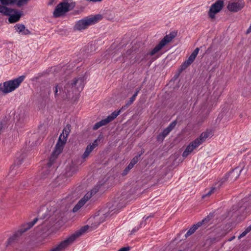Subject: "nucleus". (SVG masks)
Segmentation results:
<instances>
[{
	"mask_svg": "<svg viewBox=\"0 0 251 251\" xmlns=\"http://www.w3.org/2000/svg\"><path fill=\"white\" fill-rule=\"evenodd\" d=\"M101 14L90 15L78 21L74 26L75 31H80L86 29L89 26L94 25L102 19Z\"/></svg>",
	"mask_w": 251,
	"mask_h": 251,
	"instance_id": "nucleus-1",
	"label": "nucleus"
},
{
	"mask_svg": "<svg viewBox=\"0 0 251 251\" xmlns=\"http://www.w3.org/2000/svg\"><path fill=\"white\" fill-rule=\"evenodd\" d=\"M102 0H91V1L92 2H98V1H101Z\"/></svg>",
	"mask_w": 251,
	"mask_h": 251,
	"instance_id": "nucleus-57",
	"label": "nucleus"
},
{
	"mask_svg": "<svg viewBox=\"0 0 251 251\" xmlns=\"http://www.w3.org/2000/svg\"><path fill=\"white\" fill-rule=\"evenodd\" d=\"M139 92V90H136V91L135 92V93L133 94V95L129 99V100H130L132 101H134L135 100V98L136 97V96H137V94L138 93V92Z\"/></svg>",
	"mask_w": 251,
	"mask_h": 251,
	"instance_id": "nucleus-37",
	"label": "nucleus"
},
{
	"mask_svg": "<svg viewBox=\"0 0 251 251\" xmlns=\"http://www.w3.org/2000/svg\"><path fill=\"white\" fill-rule=\"evenodd\" d=\"M247 234V233L244 230L239 236H238V238L239 239H240L243 237H244L246 234Z\"/></svg>",
	"mask_w": 251,
	"mask_h": 251,
	"instance_id": "nucleus-46",
	"label": "nucleus"
},
{
	"mask_svg": "<svg viewBox=\"0 0 251 251\" xmlns=\"http://www.w3.org/2000/svg\"><path fill=\"white\" fill-rule=\"evenodd\" d=\"M22 33L24 35H28L30 33V32L28 29H25V28Z\"/></svg>",
	"mask_w": 251,
	"mask_h": 251,
	"instance_id": "nucleus-44",
	"label": "nucleus"
},
{
	"mask_svg": "<svg viewBox=\"0 0 251 251\" xmlns=\"http://www.w3.org/2000/svg\"><path fill=\"white\" fill-rule=\"evenodd\" d=\"M199 51V48H197L195 49V50L193 51V52L191 53L192 55H193L195 57H196L197 54H198Z\"/></svg>",
	"mask_w": 251,
	"mask_h": 251,
	"instance_id": "nucleus-43",
	"label": "nucleus"
},
{
	"mask_svg": "<svg viewBox=\"0 0 251 251\" xmlns=\"http://www.w3.org/2000/svg\"><path fill=\"white\" fill-rule=\"evenodd\" d=\"M248 228H249V230H251V225H250L249 226L247 227Z\"/></svg>",
	"mask_w": 251,
	"mask_h": 251,
	"instance_id": "nucleus-59",
	"label": "nucleus"
},
{
	"mask_svg": "<svg viewBox=\"0 0 251 251\" xmlns=\"http://www.w3.org/2000/svg\"><path fill=\"white\" fill-rule=\"evenodd\" d=\"M94 149H93V148L91 147V146L88 145L85 149L84 153L82 155V159H85V158L88 157L90 153Z\"/></svg>",
	"mask_w": 251,
	"mask_h": 251,
	"instance_id": "nucleus-23",
	"label": "nucleus"
},
{
	"mask_svg": "<svg viewBox=\"0 0 251 251\" xmlns=\"http://www.w3.org/2000/svg\"><path fill=\"white\" fill-rule=\"evenodd\" d=\"M139 189V191H140V187H139L137 190H138Z\"/></svg>",
	"mask_w": 251,
	"mask_h": 251,
	"instance_id": "nucleus-62",
	"label": "nucleus"
},
{
	"mask_svg": "<svg viewBox=\"0 0 251 251\" xmlns=\"http://www.w3.org/2000/svg\"><path fill=\"white\" fill-rule=\"evenodd\" d=\"M98 140L96 139L92 144H90L89 145L90 146H91V147L93 148V149H94L98 145Z\"/></svg>",
	"mask_w": 251,
	"mask_h": 251,
	"instance_id": "nucleus-38",
	"label": "nucleus"
},
{
	"mask_svg": "<svg viewBox=\"0 0 251 251\" xmlns=\"http://www.w3.org/2000/svg\"><path fill=\"white\" fill-rule=\"evenodd\" d=\"M17 160H18V162H17V165H18L21 164L22 163V162H23V158H22L21 159L17 158Z\"/></svg>",
	"mask_w": 251,
	"mask_h": 251,
	"instance_id": "nucleus-50",
	"label": "nucleus"
},
{
	"mask_svg": "<svg viewBox=\"0 0 251 251\" xmlns=\"http://www.w3.org/2000/svg\"><path fill=\"white\" fill-rule=\"evenodd\" d=\"M242 170L243 169H240L239 167L233 169L231 172H230L226 176V178H225L223 181L217 183V184H218V187H219V186L221 185L226 178H229L231 181H235L236 180Z\"/></svg>",
	"mask_w": 251,
	"mask_h": 251,
	"instance_id": "nucleus-11",
	"label": "nucleus"
},
{
	"mask_svg": "<svg viewBox=\"0 0 251 251\" xmlns=\"http://www.w3.org/2000/svg\"><path fill=\"white\" fill-rule=\"evenodd\" d=\"M141 154H139L138 155L135 156L134 157L132 158V159L130 161V163L132 165H135L139 161V158L140 157Z\"/></svg>",
	"mask_w": 251,
	"mask_h": 251,
	"instance_id": "nucleus-31",
	"label": "nucleus"
},
{
	"mask_svg": "<svg viewBox=\"0 0 251 251\" xmlns=\"http://www.w3.org/2000/svg\"><path fill=\"white\" fill-rule=\"evenodd\" d=\"M134 166V165H132L131 163H129L128 166H127L128 168H129V169H131L133 168V167Z\"/></svg>",
	"mask_w": 251,
	"mask_h": 251,
	"instance_id": "nucleus-51",
	"label": "nucleus"
},
{
	"mask_svg": "<svg viewBox=\"0 0 251 251\" xmlns=\"http://www.w3.org/2000/svg\"><path fill=\"white\" fill-rule=\"evenodd\" d=\"M13 11L14 9L0 5V13L4 15H10Z\"/></svg>",
	"mask_w": 251,
	"mask_h": 251,
	"instance_id": "nucleus-21",
	"label": "nucleus"
},
{
	"mask_svg": "<svg viewBox=\"0 0 251 251\" xmlns=\"http://www.w3.org/2000/svg\"><path fill=\"white\" fill-rule=\"evenodd\" d=\"M85 78L84 76H80L77 78H75L72 82H68L67 84L68 89L70 88H75L78 92L82 90L84 86Z\"/></svg>",
	"mask_w": 251,
	"mask_h": 251,
	"instance_id": "nucleus-5",
	"label": "nucleus"
},
{
	"mask_svg": "<svg viewBox=\"0 0 251 251\" xmlns=\"http://www.w3.org/2000/svg\"><path fill=\"white\" fill-rule=\"evenodd\" d=\"M244 6V2L242 0L237 2L228 3L227 6V9L232 12H237L241 10Z\"/></svg>",
	"mask_w": 251,
	"mask_h": 251,
	"instance_id": "nucleus-13",
	"label": "nucleus"
},
{
	"mask_svg": "<svg viewBox=\"0 0 251 251\" xmlns=\"http://www.w3.org/2000/svg\"><path fill=\"white\" fill-rule=\"evenodd\" d=\"M7 121L3 120L0 124V133L2 131L5 127H7Z\"/></svg>",
	"mask_w": 251,
	"mask_h": 251,
	"instance_id": "nucleus-30",
	"label": "nucleus"
},
{
	"mask_svg": "<svg viewBox=\"0 0 251 251\" xmlns=\"http://www.w3.org/2000/svg\"><path fill=\"white\" fill-rule=\"evenodd\" d=\"M120 114V111H114L110 115L108 116L107 117L109 120L111 122L114 119H115Z\"/></svg>",
	"mask_w": 251,
	"mask_h": 251,
	"instance_id": "nucleus-26",
	"label": "nucleus"
},
{
	"mask_svg": "<svg viewBox=\"0 0 251 251\" xmlns=\"http://www.w3.org/2000/svg\"><path fill=\"white\" fill-rule=\"evenodd\" d=\"M131 170L129 169V168H128L127 167H126L123 171V172L121 174V175L123 176H126V175H127L128 173L129 172V171H130Z\"/></svg>",
	"mask_w": 251,
	"mask_h": 251,
	"instance_id": "nucleus-34",
	"label": "nucleus"
},
{
	"mask_svg": "<svg viewBox=\"0 0 251 251\" xmlns=\"http://www.w3.org/2000/svg\"><path fill=\"white\" fill-rule=\"evenodd\" d=\"M200 146L195 140L191 142L186 148L184 151L183 152L182 156L186 157L188 155L191 153L195 149Z\"/></svg>",
	"mask_w": 251,
	"mask_h": 251,
	"instance_id": "nucleus-16",
	"label": "nucleus"
},
{
	"mask_svg": "<svg viewBox=\"0 0 251 251\" xmlns=\"http://www.w3.org/2000/svg\"><path fill=\"white\" fill-rule=\"evenodd\" d=\"M140 228V226H138L137 227L134 228L131 231V234H133L134 232L138 230Z\"/></svg>",
	"mask_w": 251,
	"mask_h": 251,
	"instance_id": "nucleus-47",
	"label": "nucleus"
},
{
	"mask_svg": "<svg viewBox=\"0 0 251 251\" xmlns=\"http://www.w3.org/2000/svg\"><path fill=\"white\" fill-rule=\"evenodd\" d=\"M61 146H59V143L56 144L55 149L52 152L47 165V167L49 169L51 167L58 155L62 152L63 148Z\"/></svg>",
	"mask_w": 251,
	"mask_h": 251,
	"instance_id": "nucleus-8",
	"label": "nucleus"
},
{
	"mask_svg": "<svg viewBox=\"0 0 251 251\" xmlns=\"http://www.w3.org/2000/svg\"><path fill=\"white\" fill-rule=\"evenodd\" d=\"M210 218L209 217L203 219L201 221L198 222L197 224L194 225L186 233L185 236V237H188V236L192 235L194 233L195 231L198 228V227H200L203 224H204L205 222L208 221Z\"/></svg>",
	"mask_w": 251,
	"mask_h": 251,
	"instance_id": "nucleus-15",
	"label": "nucleus"
},
{
	"mask_svg": "<svg viewBox=\"0 0 251 251\" xmlns=\"http://www.w3.org/2000/svg\"><path fill=\"white\" fill-rule=\"evenodd\" d=\"M148 218H149V217H144L143 218H144V219L145 218V220H146Z\"/></svg>",
	"mask_w": 251,
	"mask_h": 251,
	"instance_id": "nucleus-60",
	"label": "nucleus"
},
{
	"mask_svg": "<svg viewBox=\"0 0 251 251\" xmlns=\"http://www.w3.org/2000/svg\"><path fill=\"white\" fill-rule=\"evenodd\" d=\"M120 206L121 207V206ZM124 206H125V203L123 205L121 206V207H123Z\"/></svg>",
	"mask_w": 251,
	"mask_h": 251,
	"instance_id": "nucleus-61",
	"label": "nucleus"
},
{
	"mask_svg": "<svg viewBox=\"0 0 251 251\" xmlns=\"http://www.w3.org/2000/svg\"><path fill=\"white\" fill-rule=\"evenodd\" d=\"M84 204V201L80 200L73 208V212L74 213L77 212Z\"/></svg>",
	"mask_w": 251,
	"mask_h": 251,
	"instance_id": "nucleus-25",
	"label": "nucleus"
},
{
	"mask_svg": "<svg viewBox=\"0 0 251 251\" xmlns=\"http://www.w3.org/2000/svg\"><path fill=\"white\" fill-rule=\"evenodd\" d=\"M13 251H23L21 249H16Z\"/></svg>",
	"mask_w": 251,
	"mask_h": 251,
	"instance_id": "nucleus-58",
	"label": "nucleus"
},
{
	"mask_svg": "<svg viewBox=\"0 0 251 251\" xmlns=\"http://www.w3.org/2000/svg\"><path fill=\"white\" fill-rule=\"evenodd\" d=\"M25 77V76L22 75L13 80L0 83V90L4 94H8L14 91L24 81Z\"/></svg>",
	"mask_w": 251,
	"mask_h": 251,
	"instance_id": "nucleus-2",
	"label": "nucleus"
},
{
	"mask_svg": "<svg viewBox=\"0 0 251 251\" xmlns=\"http://www.w3.org/2000/svg\"><path fill=\"white\" fill-rule=\"evenodd\" d=\"M45 224H47V222H45V223H44V225H45Z\"/></svg>",
	"mask_w": 251,
	"mask_h": 251,
	"instance_id": "nucleus-63",
	"label": "nucleus"
},
{
	"mask_svg": "<svg viewBox=\"0 0 251 251\" xmlns=\"http://www.w3.org/2000/svg\"><path fill=\"white\" fill-rule=\"evenodd\" d=\"M52 0V1H53L54 0Z\"/></svg>",
	"mask_w": 251,
	"mask_h": 251,
	"instance_id": "nucleus-64",
	"label": "nucleus"
},
{
	"mask_svg": "<svg viewBox=\"0 0 251 251\" xmlns=\"http://www.w3.org/2000/svg\"><path fill=\"white\" fill-rule=\"evenodd\" d=\"M71 244L69 243L68 240L66 239L65 240L62 241L57 247L52 249L50 251H61L64 250Z\"/></svg>",
	"mask_w": 251,
	"mask_h": 251,
	"instance_id": "nucleus-19",
	"label": "nucleus"
},
{
	"mask_svg": "<svg viewBox=\"0 0 251 251\" xmlns=\"http://www.w3.org/2000/svg\"><path fill=\"white\" fill-rule=\"evenodd\" d=\"M44 211V209H42L41 210H40L39 213H38V217H39L40 219H45L47 218V217L48 216L46 214V213H47V210H46V212L45 213H43V215H41L40 216V214L41 213V212H43Z\"/></svg>",
	"mask_w": 251,
	"mask_h": 251,
	"instance_id": "nucleus-35",
	"label": "nucleus"
},
{
	"mask_svg": "<svg viewBox=\"0 0 251 251\" xmlns=\"http://www.w3.org/2000/svg\"><path fill=\"white\" fill-rule=\"evenodd\" d=\"M70 4L67 2H61L56 7L53 14L55 18H58L69 10Z\"/></svg>",
	"mask_w": 251,
	"mask_h": 251,
	"instance_id": "nucleus-7",
	"label": "nucleus"
},
{
	"mask_svg": "<svg viewBox=\"0 0 251 251\" xmlns=\"http://www.w3.org/2000/svg\"><path fill=\"white\" fill-rule=\"evenodd\" d=\"M176 34L174 32H171L169 34L166 35L150 52L146 55L147 57H148L149 56L151 57L158 52L166 45L170 43L176 37Z\"/></svg>",
	"mask_w": 251,
	"mask_h": 251,
	"instance_id": "nucleus-4",
	"label": "nucleus"
},
{
	"mask_svg": "<svg viewBox=\"0 0 251 251\" xmlns=\"http://www.w3.org/2000/svg\"><path fill=\"white\" fill-rule=\"evenodd\" d=\"M38 220L39 218H36L33 220V221L23 225L22 227L19 230L8 239L6 246L11 245L16 243L18 240L19 237L23 233L31 228L36 223Z\"/></svg>",
	"mask_w": 251,
	"mask_h": 251,
	"instance_id": "nucleus-3",
	"label": "nucleus"
},
{
	"mask_svg": "<svg viewBox=\"0 0 251 251\" xmlns=\"http://www.w3.org/2000/svg\"><path fill=\"white\" fill-rule=\"evenodd\" d=\"M224 5L223 0H219L213 3L210 7L208 14L209 17L213 19L216 13H218L222 9Z\"/></svg>",
	"mask_w": 251,
	"mask_h": 251,
	"instance_id": "nucleus-9",
	"label": "nucleus"
},
{
	"mask_svg": "<svg viewBox=\"0 0 251 251\" xmlns=\"http://www.w3.org/2000/svg\"><path fill=\"white\" fill-rule=\"evenodd\" d=\"M69 91L70 90L68 89L67 84L64 86L63 89L62 86H60L59 84H56L54 87V96L55 98H57L61 94L63 99H70L71 95L69 93Z\"/></svg>",
	"mask_w": 251,
	"mask_h": 251,
	"instance_id": "nucleus-6",
	"label": "nucleus"
},
{
	"mask_svg": "<svg viewBox=\"0 0 251 251\" xmlns=\"http://www.w3.org/2000/svg\"><path fill=\"white\" fill-rule=\"evenodd\" d=\"M17 0H0L1 5L6 6V5H11L15 4Z\"/></svg>",
	"mask_w": 251,
	"mask_h": 251,
	"instance_id": "nucleus-24",
	"label": "nucleus"
},
{
	"mask_svg": "<svg viewBox=\"0 0 251 251\" xmlns=\"http://www.w3.org/2000/svg\"><path fill=\"white\" fill-rule=\"evenodd\" d=\"M133 102L132 101L130 100H128L126 104L128 107L129 105H130Z\"/></svg>",
	"mask_w": 251,
	"mask_h": 251,
	"instance_id": "nucleus-49",
	"label": "nucleus"
},
{
	"mask_svg": "<svg viewBox=\"0 0 251 251\" xmlns=\"http://www.w3.org/2000/svg\"><path fill=\"white\" fill-rule=\"evenodd\" d=\"M50 171H49L48 169L46 170V173H44V172H43L42 174V177L43 178H46L48 176L50 175Z\"/></svg>",
	"mask_w": 251,
	"mask_h": 251,
	"instance_id": "nucleus-40",
	"label": "nucleus"
},
{
	"mask_svg": "<svg viewBox=\"0 0 251 251\" xmlns=\"http://www.w3.org/2000/svg\"><path fill=\"white\" fill-rule=\"evenodd\" d=\"M100 186V185H97L91 190L90 192L92 196L96 194L99 191Z\"/></svg>",
	"mask_w": 251,
	"mask_h": 251,
	"instance_id": "nucleus-29",
	"label": "nucleus"
},
{
	"mask_svg": "<svg viewBox=\"0 0 251 251\" xmlns=\"http://www.w3.org/2000/svg\"><path fill=\"white\" fill-rule=\"evenodd\" d=\"M127 107L128 106L125 104V105L123 106L119 111H120V113H121L122 112L126 110Z\"/></svg>",
	"mask_w": 251,
	"mask_h": 251,
	"instance_id": "nucleus-45",
	"label": "nucleus"
},
{
	"mask_svg": "<svg viewBox=\"0 0 251 251\" xmlns=\"http://www.w3.org/2000/svg\"><path fill=\"white\" fill-rule=\"evenodd\" d=\"M77 170V166L75 164L72 162L66 167L65 174L67 176H71L75 173Z\"/></svg>",
	"mask_w": 251,
	"mask_h": 251,
	"instance_id": "nucleus-17",
	"label": "nucleus"
},
{
	"mask_svg": "<svg viewBox=\"0 0 251 251\" xmlns=\"http://www.w3.org/2000/svg\"><path fill=\"white\" fill-rule=\"evenodd\" d=\"M245 231L247 233H249L251 230H249V228H248V227H247V228L245 229Z\"/></svg>",
	"mask_w": 251,
	"mask_h": 251,
	"instance_id": "nucleus-56",
	"label": "nucleus"
},
{
	"mask_svg": "<svg viewBox=\"0 0 251 251\" xmlns=\"http://www.w3.org/2000/svg\"><path fill=\"white\" fill-rule=\"evenodd\" d=\"M196 57H195L192 54L190 55L188 59L185 61L183 64L182 65L181 67L182 69H184L187 68L188 66H189L195 59Z\"/></svg>",
	"mask_w": 251,
	"mask_h": 251,
	"instance_id": "nucleus-22",
	"label": "nucleus"
},
{
	"mask_svg": "<svg viewBox=\"0 0 251 251\" xmlns=\"http://www.w3.org/2000/svg\"><path fill=\"white\" fill-rule=\"evenodd\" d=\"M92 197V194L90 193V192H89L87 193H86V195L84 196V197L80 200L84 201L85 203L87 201H88Z\"/></svg>",
	"mask_w": 251,
	"mask_h": 251,
	"instance_id": "nucleus-32",
	"label": "nucleus"
},
{
	"mask_svg": "<svg viewBox=\"0 0 251 251\" xmlns=\"http://www.w3.org/2000/svg\"><path fill=\"white\" fill-rule=\"evenodd\" d=\"M133 102L132 101L130 100H128L126 104L128 107L129 105H130Z\"/></svg>",
	"mask_w": 251,
	"mask_h": 251,
	"instance_id": "nucleus-48",
	"label": "nucleus"
},
{
	"mask_svg": "<svg viewBox=\"0 0 251 251\" xmlns=\"http://www.w3.org/2000/svg\"><path fill=\"white\" fill-rule=\"evenodd\" d=\"M199 51V48H197L195 49V50L193 51V52L191 53L192 55H193L195 57H196L197 54H198Z\"/></svg>",
	"mask_w": 251,
	"mask_h": 251,
	"instance_id": "nucleus-42",
	"label": "nucleus"
},
{
	"mask_svg": "<svg viewBox=\"0 0 251 251\" xmlns=\"http://www.w3.org/2000/svg\"><path fill=\"white\" fill-rule=\"evenodd\" d=\"M100 122V123L101 124V125L102 126L106 125V124H107L108 123H109L111 121L109 120L108 118L107 117L106 118H105L104 119H103V120H101Z\"/></svg>",
	"mask_w": 251,
	"mask_h": 251,
	"instance_id": "nucleus-33",
	"label": "nucleus"
},
{
	"mask_svg": "<svg viewBox=\"0 0 251 251\" xmlns=\"http://www.w3.org/2000/svg\"><path fill=\"white\" fill-rule=\"evenodd\" d=\"M176 125V121L172 122L163 131L157 136V140L158 141H163L164 139L169 134V133L175 128Z\"/></svg>",
	"mask_w": 251,
	"mask_h": 251,
	"instance_id": "nucleus-12",
	"label": "nucleus"
},
{
	"mask_svg": "<svg viewBox=\"0 0 251 251\" xmlns=\"http://www.w3.org/2000/svg\"><path fill=\"white\" fill-rule=\"evenodd\" d=\"M71 131V125L67 124L66 126L63 128L62 133L60 135L58 141L56 144H59V146L64 148V146L65 144L68 135Z\"/></svg>",
	"mask_w": 251,
	"mask_h": 251,
	"instance_id": "nucleus-10",
	"label": "nucleus"
},
{
	"mask_svg": "<svg viewBox=\"0 0 251 251\" xmlns=\"http://www.w3.org/2000/svg\"><path fill=\"white\" fill-rule=\"evenodd\" d=\"M53 225V223H52L50 225L47 226V227L45 229V230H48L50 229L51 226H52Z\"/></svg>",
	"mask_w": 251,
	"mask_h": 251,
	"instance_id": "nucleus-54",
	"label": "nucleus"
},
{
	"mask_svg": "<svg viewBox=\"0 0 251 251\" xmlns=\"http://www.w3.org/2000/svg\"><path fill=\"white\" fill-rule=\"evenodd\" d=\"M88 226H82L78 231L75 232L74 234L69 237L67 239L71 244L79 236L84 233L89 228Z\"/></svg>",
	"mask_w": 251,
	"mask_h": 251,
	"instance_id": "nucleus-14",
	"label": "nucleus"
},
{
	"mask_svg": "<svg viewBox=\"0 0 251 251\" xmlns=\"http://www.w3.org/2000/svg\"><path fill=\"white\" fill-rule=\"evenodd\" d=\"M134 166V165H132L131 163H129L128 166H127L128 168H129V169H131L133 168V167Z\"/></svg>",
	"mask_w": 251,
	"mask_h": 251,
	"instance_id": "nucleus-53",
	"label": "nucleus"
},
{
	"mask_svg": "<svg viewBox=\"0 0 251 251\" xmlns=\"http://www.w3.org/2000/svg\"><path fill=\"white\" fill-rule=\"evenodd\" d=\"M13 12H15V14L12 15H10L8 19V21L10 23H14L19 21L21 17V14L16 11L15 9H14Z\"/></svg>",
	"mask_w": 251,
	"mask_h": 251,
	"instance_id": "nucleus-20",
	"label": "nucleus"
},
{
	"mask_svg": "<svg viewBox=\"0 0 251 251\" xmlns=\"http://www.w3.org/2000/svg\"><path fill=\"white\" fill-rule=\"evenodd\" d=\"M211 135V132L208 130H206L203 132H202L199 138L196 139L195 140L196 142L200 145L203 142L205 141V140L208 138Z\"/></svg>",
	"mask_w": 251,
	"mask_h": 251,
	"instance_id": "nucleus-18",
	"label": "nucleus"
},
{
	"mask_svg": "<svg viewBox=\"0 0 251 251\" xmlns=\"http://www.w3.org/2000/svg\"><path fill=\"white\" fill-rule=\"evenodd\" d=\"M130 249V247L127 246V247H125L121 248L120 250H119L118 251H129Z\"/></svg>",
	"mask_w": 251,
	"mask_h": 251,
	"instance_id": "nucleus-41",
	"label": "nucleus"
},
{
	"mask_svg": "<svg viewBox=\"0 0 251 251\" xmlns=\"http://www.w3.org/2000/svg\"><path fill=\"white\" fill-rule=\"evenodd\" d=\"M149 59L150 60H149L148 63H149V65H150L151 63L153 61V59H152V58H149Z\"/></svg>",
	"mask_w": 251,
	"mask_h": 251,
	"instance_id": "nucleus-55",
	"label": "nucleus"
},
{
	"mask_svg": "<svg viewBox=\"0 0 251 251\" xmlns=\"http://www.w3.org/2000/svg\"><path fill=\"white\" fill-rule=\"evenodd\" d=\"M134 166V165H132L131 163H129L128 166H127L128 168H129V169H131L133 168V167Z\"/></svg>",
	"mask_w": 251,
	"mask_h": 251,
	"instance_id": "nucleus-52",
	"label": "nucleus"
},
{
	"mask_svg": "<svg viewBox=\"0 0 251 251\" xmlns=\"http://www.w3.org/2000/svg\"><path fill=\"white\" fill-rule=\"evenodd\" d=\"M216 190V188L215 187H213L210 190H209L206 194L205 196H203V198L205 197V196H210L212 194H213L215 191Z\"/></svg>",
	"mask_w": 251,
	"mask_h": 251,
	"instance_id": "nucleus-36",
	"label": "nucleus"
},
{
	"mask_svg": "<svg viewBox=\"0 0 251 251\" xmlns=\"http://www.w3.org/2000/svg\"><path fill=\"white\" fill-rule=\"evenodd\" d=\"M17 169V166L16 165L13 166L10 168V171L8 174V176L9 177H11L14 176L16 174V171Z\"/></svg>",
	"mask_w": 251,
	"mask_h": 251,
	"instance_id": "nucleus-27",
	"label": "nucleus"
},
{
	"mask_svg": "<svg viewBox=\"0 0 251 251\" xmlns=\"http://www.w3.org/2000/svg\"><path fill=\"white\" fill-rule=\"evenodd\" d=\"M102 126L101 125V124L100 123V122H97L93 126V129L94 130H97L99 128H100Z\"/></svg>",
	"mask_w": 251,
	"mask_h": 251,
	"instance_id": "nucleus-39",
	"label": "nucleus"
},
{
	"mask_svg": "<svg viewBox=\"0 0 251 251\" xmlns=\"http://www.w3.org/2000/svg\"><path fill=\"white\" fill-rule=\"evenodd\" d=\"M15 29L19 32H22L23 30H24L25 28V26L23 24H17L15 26Z\"/></svg>",
	"mask_w": 251,
	"mask_h": 251,
	"instance_id": "nucleus-28",
	"label": "nucleus"
}]
</instances>
